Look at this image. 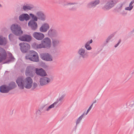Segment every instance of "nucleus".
<instances>
[{
  "instance_id": "nucleus-35",
  "label": "nucleus",
  "mask_w": 134,
  "mask_h": 134,
  "mask_svg": "<svg viewBox=\"0 0 134 134\" xmlns=\"http://www.w3.org/2000/svg\"><path fill=\"white\" fill-rule=\"evenodd\" d=\"M93 106V104H92L91 105L90 107L88 109L86 112L85 114V115H87L88 113L89 112L90 110H91L92 108V107Z\"/></svg>"
},
{
  "instance_id": "nucleus-25",
  "label": "nucleus",
  "mask_w": 134,
  "mask_h": 134,
  "mask_svg": "<svg viewBox=\"0 0 134 134\" xmlns=\"http://www.w3.org/2000/svg\"><path fill=\"white\" fill-rule=\"evenodd\" d=\"M134 3V1H132L130 3L129 6L126 8L125 9L127 10H131L133 8V6L132 5Z\"/></svg>"
},
{
  "instance_id": "nucleus-8",
  "label": "nucleus",
  "mask_w": 134,
  "mask_h": 134,
  "mask_svg": "<svg viewBox=\"0 0 134 134\" xmlns=\"http://www.w3.org/2000/svg\"><path fill=\"white\" fill-rule=\"evenodd\" d=\"M32 36L35 39L39 41L42 40L45 37L44 34L40 32H35L33 34Z\"/></svg>"
},
{
  "instance_id": "nucleus-14",
  "label": "nucleus",
  "mask_w": 134,
  "mask_h": 134,
  "mask_svg": "<svg viewBox=\"0 0 134 134\" xmlns=\"http://www.w3.org/2000/svg\"><path fill=\"white\" fill-rule=\"evenodd\" d=\"M30 16L27 14H23L20 15L19 17V19L20 21H23L24 20L26 21L30 19Z\"/></svg>"
},
{
  "instance_id": "nucleus-26",
  "label": "nucleus",
  "mask_w": 134,
  "mask_h": 134,
  "mask_svg": "<svg viewBox=\"0 0 134 134\" xmlns=\"http://www.w3.org/2000/svg\"><path fill=\"white\" fill-rule=\"evenodd\" d=\"M36 47L37 49H41L42 48H46L43 43L41 41V43L37 44L36 46Z\"/></svg>"
},
{
  "instance_id": "nucleus-7",
  "label": "nucleus",
  "mask_w": 134,
  "mask_h": 134,
  "mask_svg": "<svg viewBox=\"0 0 134 134\" xmlns=\"http://www.w3.org/2000/svg\"><path fill=\"white\" fill-rule=\"evenodd\" d=\"M50 28L49 24L47 23H44L42 24L39 29L40 32L42 33L46 32Z\"/></svg>"
},
{
  "instance_id": "nucleus-19",
  "label": "nucleus",
  "mask_w": 134,
  "mask_h": 134,
  "mask_svg": "<svg viewBox=\"0 0 134 134\" xmlns=\"http://www.w3.org/2000/svg\"><path fill=\"white\" fill-rule=\"evenodd\" d=\"M10 90L9 87L5 85L2 86L0 87V91L2 93H7Z\"/></svg>"
},
{
  "instance_id": "nucleus-38",
  "label": "nucleus",
  "mask_w": 134,
  "mask_h": 134,
  "mask_svg": "<svg viewBox=\"0 0 134 134\" xmlns=\"http://www.w3.org/2000/svg\"><path fill=\"white\" fill-rule=\"evenodd\" d=\"M13 37V35L12 34H10L9 35V39L10 40Z\"/></svg>"
},
{
  "instance_id": "nucleus-37",
  "label": "nucleus",
  "mask_w": 134,
  "mask_h": 134,
  "mask_svg": "<svg viewBox=\"0 0 134 134\" xmlns=\"http://www.w3.org/2000/svg\"><path fill=\"white\" fill-rule=\"evenodd\" d=\"M121 42V40L120 39L119 40L118 42L115 46V48L117 47L118 46V45H119V44Z\"/></svg>"
},
{
  "instance_id": "nucleus-24",
  "label": "nucleus",
  "mask_w": 134,
  "mask_h": 134,
  "mask_svg": "<svg viewBox=\"0 0 134 134\" xmlns=\"http://www.w3.org/2000/svg\"><path fill=\"white\" fill-rule=\"evenodd\" d=\"M75 4V3L68 2L66 1H63L62 3V4L64 6H70L71 5H74Z\"/></svg>"
},
{
  "instance_id": "nucleus-4",
  "label": "nucleus",
  "mask_w": 134,
  "mask_h": 134,
  "mask_svg": "<svg viewBox=\"0 0 134 134\" xmlns=\"http://www.w3.org/2000/svg\"><path fill=\"white\" fill-rule=\"evenodd\" d=\"M118 2V0H108L102 7V9L104 10H109L113 7Z\"/></svg>"
},
{
  "instance_id": "nucleus-31",
  "label": "nucleus",
  "mask_w": 134,
  "mask_h": 134,
  "mask_svg": "<svg viewBox=\"0 0 134 134\" xmlns=\"http://www.w3.org/2000/svg\"><path fill=\"white\" fill-rule=\"evenodd\" d=\"M85 113H84L78 118L76 122V125L79 124L80 123L81 120H82V118L83 117Z\"/></svg>"
},
{
  "instance_id": "nucleus-21",
  "label": "nucleus",
  "mask_w": 134,
  "mask_h": 134,
  "mask_svg": "<svg viewBox=\"0 0 134 134\" xmlns=\"http://www.w3.org/2000/svg\"><path fill=\"white\" fill-rule=\"evenodd\" d=\"M58 103V101H56L54 103L51 105L46 109L47 111H49L52 108H54L55 106L57 105V104Z\"/></svg>"
},
{
  "instance_id": "nucleus-34",
  "label": "nucleus",
  "mask_w": 134,
  "mask_h": 134,
  "mask_svg": "<svg viewBox=\"0 0 134 134\" xmlns=\"http://www.w3.org/2000/svg\"><path fill=\"white\" fill-rule=\"evenodd\" d=\"M76 7L75 5L72 7H69V9L70 10H76Z\"/></svg>"
},
{
  "instance_id": "nucleus-11",
  "label": "nucleus",
  "mask_w": 134,
  "mask_h": 134,
  "mask_svg": "<svg viewBox=\"0 0 134 134\" xmlns=\"http://www.w3.org/2000/svg\"><path fill=\"white\" fill-rule=\"evenodd\" d=\"M50 78L45 77L41 78L40 80V85L44 86L48 84L51 82Z\"/></svg>"
},
{
  "instance_id": "nucleus-5",
  "label": "nucleus",
  "mask_w": 134,
  "mask_h": 134,
  "mask_svg": "<svg viewBox=\"0 0 134 134\" xmlns=\"http://www.w3.org/2000/svg\"><path fill=\"white\" fill-rule=\"evenodd\" d=\"M11 29L13 33L16 35H20L23 33L21 28L17 24L12 25L11 26Z\"/></svg>"
},
{
  "instance_id": "nucleus-13",
  "label": "nucleus",
  "mask_w": 134,
  "mask_h": 134,
  "mask_svg": "<svg viewBox=\"0 0 134 134\" xmlns=\"http://www.w3.org/2000/svg\"><path fill=\"white\" fill-rule=\"evenodd\" d=\"M7 58V54L3 48H0V63L5 59Z\"/></svg>"
},
{
  "instance_id": "nucleus-3",
  "label": "nucleus",
  "mask_w": 134,
  "mask_h": 134,
  "mask_svg": "<svg viewBox=\"0 0 134 134\" xmlns=\"http://www.w3.org/2000/svg\"><path fill=\"white\" fill-rule=\"evenodd\" d=\"M26 59L34 62H37L39 61V57L38 53L33 51H30L26 56Z\"/></svg>"
},
{
  "instance_id": "nucleus-16",
  "label": "nucleus",
  "mask_w": 134,
  "mask_h": 134,
  "mask_svg": "<svg viewBox=\"0 0 134 134\" xmlns=\"http://www.w3.org/2000/svg\"><path fill=\"white\" fill-rule=\"evenodd\" d=\"M100 3L99 0H97L88 3L87 5L88 8H90L93 7H95Z\"/></svg>"
},
{
  "instance_id": "nucleus-12",
  "label": "nucleus",
  "mask_w": 134,
  "mask_h": 134,
  "mask_svg": "<svg viewBox=\"0 0 134 134\" xmlns=\"http://www.w3.org/2000/svg\"><path fill=\"white\" fill-rule=\"evenodd\" d=\"M28 25L31 29L33 30H36L38 28V24L36 21L34 20H31L28 23Z\"/></svg>"
},
{
  "instance_id": "nucleus-17",
  "label": "nucleus",
  "mask_w": 134,
  "mask_h": 134,
  "mask_svg": "<svg viewBox=\"0 0 134 134\" xmlns=\"http://www.w3.org/2000/svg\"><path fill=\"white\" fill-rule=\"evenodd\" d=\"M36 15L38 17V19L44 21L46 20V16L42 11H38L36 13Z\"/></svg>"
},
{
  "instance_id": "nucleus-40",
  "label": "nucleus",
  "mask_w": 134,
  "mask_h": 134,
  "mask_svg": "<svg viewBox=\"0 0 134 134\" xmlns=\"http://www.w3.org/2000/svg\"><path fill=\"white\" fill-rule=\"evenodd\" d=\"M96 100H95L92 104H93H93L95 103H96Z\"/></svg>"
},
{
  "instance_id": "nucleus-10",
  "label": "nucleus",
  "mask_w": 134,
  "mask_h": 134,
  "mask_svg": "<svg viewBox=\"0 0 134 134\" xmlns=\"http://www.w3.org/2000/svg\"><path fill=\"white\" fill-rule=\"evenodd\" d=\"M42 42L43 43L46 48L49 49L52 46L51 41L50 38L48 37L44 38L42 40Z\"/></svg>"
},
{
  "instance_id": "nucleus-15",
  "label": "nucleus",
  "mask_w": 134,
  "mask_h": 134,
  "mask_svg": "<svg viewBox=\"0 0 134 134\" xmlns=\"http://www.w3.org/2000/svg\"><path fill=\"white\" fill-rule=\"evenodd\" d=\"M19 38L21 41L29 42L31 40L32 37L29 35H26L20 37Z\"/></svg>"
},
{
  "instance_id": "nucleus-41",
  "label": "nucleus",
  "mask_w": 134,
  "mask_h": 134,
  "mask_svg": "<svg viewBox=\"0 0 134 134\" xmlns=\"http://www.w3.org/2000/svg\"><path fill=\"white\" fill-rule=\"evenodd\" d=\"M0 6H1V5L0 4Z\"/></svg>"
},
{
  "instance_id": "nucleus-39",
  "label": "nucleus",
  "mask_w": 134,
  "mask_h": 134,
  "mask_svg": "<svg viewBox=\"0 0 134 134\" xmlns=\"http://www.w3.org/2000/svg\"><path fill=\"white\" fill-rule=\"evenodd\" d=\"M111 37L109 36L107 40V42H108L109 41V40L111 39Z\"/></svg>"
},
{
  "instance_id": "nucleus-23",
  "label": "nucleus",
  "mask_w": 134,
  "mask_h": 134,
  "mask_svg": "<svg viewBox=\"0 0 134 134\" xmlns=\"http://www.w3.org/2000/svg\"><path fill=\"white\" fill-rule=\"evenodd\" d=\"M7 43V41L5 38H3L2 36H0V45H4Z\"/></svg>"
},
{
  "instance_id": "nucleus-28",
  "label": "nucleus",
  "mask_w": 134,
  "mask_h": 134,
  "mask_svg": "<svg viewBox=\"0 0 134 134\" xmlns=\"http://www.w3.org/2000/svg\"><path fill=\"white\" fill-rule=\"evenodd\" d=\"M16 86V85L15 83L14 82H12L10 83L8 87L10 90H11L15 88Z\"/></svg>"
},
{
  "instance_id": "nucleus-1",
  "label": "nucleus",
  "mask_w": 134,
  "mask_h": 134,
  "mask_svg": "<svg viewBox=\"0 0 134 134\" xmlns=\"http://www.w3.org/2000/svg\"><path fill=\"white\" fill-rule=\"evenodd\" d=\"M16 82L20 89H23L24 87L29 89L32 87L33 80L30 77L24 79L23 76H20L17 78Z\"/></svg>"
},
{
  "instance_id": "nucleus-29",
  "label": "nucleus",
  "mask_w": 134,
  "mask_h": 134,
  "mask_svg": "<svg viewBox=\"0 0 134 134\" xmlns=\"http://www.w3.org/2000/svg\"><path fill=\"white\" fill-rule=\"evenodd\" d=\"M56 31L54 29L51 28L48 31V34L49 36H51Z\"/></svg>"
},
{
  "instance_id": "nucleus-9",
  "label": "nucleus",
  "mask_w": 134,
  "mask_h": 134,
  "mask_svg": "<svg viewBox=\"0 0 134 134\" xmlns=\"http://www.w3.org/2000/svg\"><path fill=\"white\" fill-rule=\"evenodd\" d=\"M41 57L42 59L46 61H52L53 60V57L52 55L47 53L41 54Z\"/></svg>"
},
{
  "instance_id": "nucleus-20",
  "label": "nucleus",
  "mask_w": 134,
  "mask_h": 134,
  "mask_svg": "<svg viewBox=\"0 0 134 134\" xmlns=\"http://www.w3.org/2000/svg\"><path fill=\"white\" fill-rule=\"evenodd\" d=\"M93 42L92 40L91 39L90 41H88L85 44V47L86 49L88 50L92 49V47L90 45V44L91 43Z\"/></svg>"
},
{
  "instance_id": "nucleus-32",
  "label": "nucleus",
  "mask_w": 134,
  "mask_h": 134,
  "mask_svg": "<svg viewBox=\"0 0 134 134\" xmlns=\"http://www.w3.org/2000/svg\"><path fill=\"white\" fill-rule=\"evenodd\" d=\"M29 15L33 19V20H34L35 21H37V17L34 14L31 13L29 14Z\"/></svg>"
},
{
  "instance_id": "nucleus-6",
  "label": "nucleus",
  "mask_w": 134,
  "mask_h": 134,
  "mask_svg": "<svg viewBox=\"0 0 134 134\" xmlns=\"http://www.w3.org/2000/svg\"><path fill=\"white\" fill-rule=\"evenodd\" d=\"M19 45L21 51L23 53L26 52L30 48V45L27 43H21L19 44Z\"/></svg>"
},
{
  "instance_id": "nucleus-22",
  "label": "nucleus",
  "mask_w": 134,
  "mask_h": 134,
  "mask_svg": "<svg viewBox=\"0 0 134 134\" xmlns=\"http://www.w3.org/2000/svg\"><path fill=\"white\" fill-rule=\"evenodd\" d=\"M34 7L32 5H24L23 9L25 11H27L32 9Z\"/></svg>"
},
{
  "instance_id": "nucleus-36",
  "label": "nucleus",
  "mask_w": 134,
  "mask_h": 134,
  "mask_svg": "<svg viewBox=\"0 0 134 134\" xmlns=\"http://www.w3.org/2000/svg\"><path fill=\"white\" fill-rule=\"evenodd\" d=\"M64 97V95H62L60 96L59 98V99L57 100V101H61L62 100Z\"/></svg>"
},
{
  "instance_id": "nucleus-30",
  "label": "nucleus",
  "mask_w": 134,
  "mask_h": 134,
  "mask_svg": "<svg viewBox=\"0 0 134 134\" xmlns=\"http://www.w3.org/2000/svg\"><path fill=\"white\" fill-rule=\"evenodd\" d=\"M122 6V4H120L118 5L115 8V10L116 11L118 12H119L121 10Z\"/></svg>"
},
{
  "instance_id": "nucleus-18",
  "label": "nucleus",
  "mask_w": 134,
  "mask_h": 134,
  "mask_svg": "<svg viewBox=\"0 0 134 134\" xmlns=\"http://www.w3.org/2000/svg\"><path fill=\"white\" fill-rule=\"evenodd\" d=\"M78 53L80 56L83 58H85L88 56V55L85 53V49L83 48H81L79 49Z\"/></svg>"
},
{
  "instance_id": "nucleus-27",
  "label": "nucleus",
  "mask_w": 134,
  "mask_h": 134,
  "mask_svg": "<svg viewBox=\"0 0 134 134\" xmlns=\"http://www.w3.org/2000/svg\"><path fill=\"white\" fill-rule=\"evenodd\" d=\"M59 43V41L58 40L55 39L52 40V43L53 46L55 47L58 46Z\"/></svg>"
},
{
  "instance_id": "nucleus-2",
  "label": "nucleus",
  "mask_w": 134,
  "mask_h": 134,
  "mask_svg": "<svg viewBox=\"0 0 134 134\" xmlns=\"http://www.w3.org/2000/svg\"><path fill=\"white\" fill-rule=\"evenodd\" d=\"M36 73L37 75L42 77L47 76V74L45 71L42 69L37 68H32L31 66H28L25 71V75L26 76H29L33 77Z\"/></svg>"
},
{
  "instance_id": "nucleus-33",
  "label": "nucleus",
  "mask_w": 134,
  "mask_h": 134,
  "mask_svg": "<svg viewBox=\"0 0 134 134\" xmlns=\"http://www.w3.org/2000/svg\"><path fill=\"white\" fill-rule=\"evenodd\" d=\"M38 86V84L36 82L32 83V87L31 88L32 89H34L37 87Z\"/></svg>"
}]
</instances>
